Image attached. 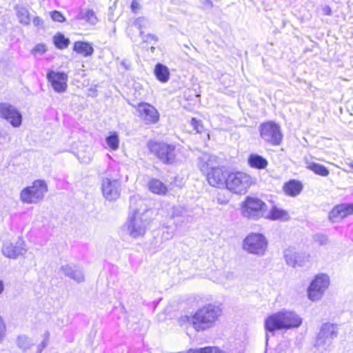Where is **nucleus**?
<instances>
[{
  "mask_svg": "<svg viewBox=\"0 0 353 353\" xmlns=\"http://www.w3.org/2000/svg\"><path fill=\"white\" fill-rule=\"evenodd\" d=\"M101 190L106 199L116 200L120 196L121 183L118 179L103 178L101 181Z\"/></svg>",
  "mask_w": 353,
  "mask_h": 353,
  "instance_id": "nucleus-13",
  "label": "nucleus"
},
{
  "mask_svg": "<svg viewBox=\"0 0 353 353\" xmlns=\"http://www.w3.org/2000/svg\"><path fill=\"white\" fill-rule=\"evenodd\" d=\"M6 336V325L0 315V343L5 339Z\"/></svg>",
  "mask_w": 353,
  "mask_h": 353,
  "instance_id": "nucleus-38",
  "label": "nucleus"
},
{
  "mask_svg": "<svg viewBox=\"0 0 353 353\" xmlns=\"http://www.w3.org/2000/svg\"><path fill=\"white\" fill-rule=\"evenodd\" d=\"M32 22H33V24L35 27H37V28H39V27H41L42 25H43V21L42 19L39 17H36L33 19L32 20Z\"/></svg>",
  "mask_w": 353,
  "mask_h": 353,
  "instance_id": "nucleus-44",
  "label": "nucleus"
},
{
  "mask_svg": "<svg viewBox=\"0 0 353 353\" xmlns=\"http://www.w3.org/2000/svg\"><path fill=\"white\" fill-rule=\"evenodd\" d=\"M73 50L78 54L84 57L91 55L93 53L92 46H73Z\"/></svg>",
  "mask_w": 353,
  "mask_h": 353,
  "instance_id": "nucleus-32",
  "label": "nucleus"
},
{
  "mask_svg": "<svg viewBox=\"0 0 353 353\" xmlns=\"http://www.w3.org/2000/svg\"><path fill=\"white\" fill-rule=\"evenodd\" d=\"M267 210L266 204L256 197L248 196L242 205V214L248 219H257Z\"/></svg>",
  "mask_w": 353,
  "mask_h": 353,
  "instance_id": "nucleus-8",
  "label": "nucleus"
},
{
  "mask_svg": "<svg viewBox=\"0 0 353 353\" xmlns=\"http://www.w3.org/2000/svg\"><path fill=\"white\" fill-rule=\"evenodd\" d=\"M142 35L143 41L144 43H157L159 41L158 37L152 34H143V32H140Z\"/></svg>",
  "mask_w": 353,
  "mask_h": 353,
  "instance_id": "nucleus-37",
  "label": "nucleus"
},
{
  "mask_svg": "<svg viewBox=\"0 0 353 353\" xmlns=\"http://www.w3.org/2000/svg\"><path fill=\"white\" fill-rule=\"evenodd\" d=\"M4 291V283L3 281L0 279V295L2 294V293Z\"/></svg>",
  "mask_w": 353,
  "mask_h": 353,
  "instance_id": "nucleus-50",
  "label": "nucleus"
},
{
  "mask_svg": "<svg viewBox=\"0 0 353 353\" xmlns=\"http://www.w3.org/2000/svg\"><path fill=\"white\" fill-rule=\"evenodd\" d=\"M322 11L325 15L330 16L332 14L331 8L328 6H325V7H323Z\"/></svg>",
  "mask_w": 353,
  "mask_h": 353,
  "instance_id": "nucleus-47",
  "label": "nucleus"
},
{
  "mask_svg": "<svg viewBox=\"0 0 353 353\" xmlns=\"http://www.w3.org/2000/svg\"><path fill=\"white\" fill-rule=\"evenodd\" d=\"M150 49H151V52H154V50H155V48L154 46H151Z\"/></svg>",
  "mask_w": 353,
  "mask_h": 353,
  "instance_id": "nucleus-55",
  "label": "nucleus"
},
{
  "mask_svg": "<svg viewBox=\"0 0 353 353\" xmlns=\"http://www.w3.org/2000/svg\"><path fill=\"white\" fill-rule=\"evenodd\" d=\"M298 252L293 248H289L284 251V257L286 263L292 267L296 266Z\"/></svg>",
  "mask_w": 353,
  "mask_h": 353,
  "instance_id": "nucleus-29",
  "label": "nucleus"
},
{
  "mask_svg": "<svg viewBox=\"0 0 353 353\" xmlns=\"http://www.w3.org/2000/svg\"><path fill=\"white\" fill-rule=\"evenodd\" d=\"M148 147L150 152L163 164L172 165L178 161L179 150L174 144L163 141H150Z\"/></svg>",
  "mask_w": 353,
  "mask_h": 353,
  "instance_id": "nucleus-3",
  "label": "nucleus"
},
{
  "mask_svg": "<svg viewBox=\"0 0 353 353\" xmlns=\"http://www.w3.org/2000/svg\"><path fill=\"white\" fill-rule=\"evenodd\" d=\"M43 341L48 343L49 339H50V332L48 331H46L43 335Z\"/></svg>",
  "mask_w": 353,
  "mask_h": 353,
  "instance_id": "nucleus-48",
  "label": "nucleus"
},
{
  "mask_svg": "<svg viewBox=\"0 0 353 353\" xmlns=\"http://www.w3.org/2000/svg\"><path fill=\"white\" fill-rule=\"evenodd\" d=\"M17 16L19 21L23 25H29L31 21L29 11L24 7H20L17 9Z\"/></svg>",
  "mask_w": 353,
  "mask_h": 353,
  "instance_id": "nucleus-28",
  "label": "nucleus"
},
{
  "mask_svg": "<svg viewBox=\"0 0 353 353\" xmlns=\"http://www.w3.org/2000/svg\"><path fill=\"white\" fill-rule=\"evenodd\" d=\"M105 141L108 147L112 150H116L119 148V135L116 132H112L105 138Z\"/></svg>",
  "mask_w": 353,
  "mask_h": 353,
  "instance_id": "nucleus-30",
  "label": "nucleus"
},
{
  "mask_svg": "<svg viewBox=\"0 0 353 353\" xmlns=\"http://www.w3.org/2000/svg\"><path fill=\"white\" fill-rule=\"evenodd\" d=\"M205 174L209 184L213 187L220 188L226 184L228 174L223 170V167L217 165Z\"/></svg>",
  "mask_w": 353,
  "mask_h": 353,
  "instance_id": "nucleus-20",
  "label": "nucleus"
},
{
  "mask_svg": "<svg viewBox=\"0 0 353 353\" xmlns=\"http://www.w3.org/2000/svg\"><path fill=\"white\" fill-rule=\"evenodd\" d=\"M51 17L53 21H58V22H62L65 19L63 14L59 11H53L51 13Z\"/></svg>",
  "mask_w": 353,
  "mask_h": 353,
  "instance_id": "nucleus-41",
  "label": "nucleus"
},
{
  "mask_svg": "<svg viewBox=\"0 0 353 353\" xmlns=\"http://www.w3.org/2000/svg\"><path fill=\"white\" fill-rule=\"evenodd\" d=\"M149 190L157 194L164 195L168 191L166 185L160 180L152 179L148 183Z\"/></svg>",
  "mask_w": 353,
  "mask_h": 353,
  "instance_id": "nucleus-26",
  "label": "nucleus"
},
{
  "mask_svg": "<svg viewBox=\"0 0 353 353\" xmlns=\"http://www.w3.org/2000/svg\"><path fill=\"white\" fill-rule=\"evenodd\" d=\"M248 161L250 167L256 169H264L268 165V161L257 154H251L248 157Z\"/></svg>",
  "mask_w": 353,
  "mask_h": 353,
  "instance_id": "nucleus-25",
  "label": "nucleus"
},
{
  "mask_svg": "<svg viewBox=\"0 0 353 353\" xmlns=\"http://www.w3.org/2000/svg\"><path fill=\"white\" fill-rule=\"evenodd\" d=\"M17 343L18 347L23 351L27 350L34 344L32 339L25 335L19 336Z\"/></svg>",
  "mask_w": 353,
  "mask_h": 353,
  "instance_id": "nucleus-31",
  "label": "nucleus"
},
{
  "mask_svg": "<svg viewBox=\"0 0 353 353\" xmlns=\"http://www.w3.org/2000/svg\"><path fill=\"white\" fill-rule=\"evenodd\" d=\"M243 248L249 253L263 256L268 248V240L261 233H251L244 239Z\"/></svg>",
  "mask_w": 353,
  "mask_h": 353,
  "instance_id": "nucleus-7",
  "label": "nucleus"
},
{
  "mask_svg": "<svg viewBox=\"0 0 353 353\" xmlns=\"http://www.w3.org/2000/svg\"><path fill=\"white\" fill-rule=\"evenodd\" d=\"M60 272L65 276L72 279L77 283H81L85 281L83 269L79 265L74 263L63 265L60 268Z\"/></svg>",
  "mask_w": 353,
  "mask_h": 353,
  "instance_id": "nucleus-18",
  "label": "nucleus"
},
{
  "mask_svg": "<svg viewBox=\"0 0 353 353\" xmlns=\"http://www.w3.org/2000/svg\"><path fill=\"white\" fill-rule=\"evenodd\" d=\"M53 44H69L70 40L68 38H65V36L59 32L57 33L53 37Z\"/></svg>",
  "mask_w": 353,
  "mask_h": 353,
  "instance_id": "nucleus-35",
  "label": "nucleus"
},
{
  "mask_svg": "<svg viewBox=\"0 0 353 353\" xmlns=\"http://www.w3.org/2000/svg\"><path fill=\"white\" fill-rule=\"evenodd\" d=\"M170 217L176 226L192 221L193 211L191 208L181 205H175L171 208Z\"/></svg>",
  "mask_w": 353,
  "mask_h": 353,
  "instance_id": "nucleus-14",
  "label": "nucleus"
},
{
  "mask_svg": "<svg viewBox=\"0 0 353 353\" xmlns=\"http://www.w3.org/2000/svg\"><path fill=\"white\" fill-rule=\"evenodd\" d=\"M351 214H353V203H342L332 210L329 218L332 222L336 223Z\"/></svg>",
  "mask_w": 353,
  "mask_h": 353,
  "instance_id": "nucleus-21",
  "label": "nucleus"
},
{
  "mask_svg": "<svg viewBox=\"0 0 353 353\" xmlns=\"http://www.w3.org/2000/svg\"><path fill=\"white\" fill-rule=\"evenodd\" d=\"M352 168H353V165H352Z\"/></svg>",
  "mask_w": 353,
  "mask_h": 353,
  "instance_id": "nucleus-56",
  "label": "nucleus"
},
{
  "mask_svg": "<svg viewBox=\"0 0 353 353\" xmlns=\"http://www.w3.org/2000/svg\"><path fill=\"white\" fill-rule=\"evenodd\" d=\"M59 49H63L64 48H66L68 47V46H61V45H59V46H56Z\"/></svg>",
  "mask_w": 353,
  "mask_h": 353,
  "instance_id": "nucleus-53",
  "label": "nucleus"
},
{
  "mask_svg": "<svg viewBox=\"0 0 353 353\" xmlns=\"http://www.w3.org/2000/svg\"><path fill=\"white\" fill-rule=\"evenodd\" d=\"M302 318L295 312L282 310L268 316L265 320V328L270 332L276 330L298 328L302 324Z\"/></svg>",
  "mask_w": 353,
  "mask_h": 353,
  "instance_id": "nucleus-2",
  "label": "nucleus"
},
{
  "mask_svg": "<svg viewBox=\"0 0 353 353\" xmlns=\"http://www.w3.org/2000/svg\"><path fill=\"white\" fill-rule=\"evenodd\" d=\"M151 220L152 216H129L127 226L130 236L134 239L143 236Z\"/></svg>",
  "mask_w": 353,
  "mask_h": 353,
  "instance_id": "nucleus-11",
  "label": "nucleus"
},
{
  "mask_svg": "<svg viewBox=\"0 0 353 353\" xmlns=\"http://www.w3.org/2000/svg\"><path fill=\"white\" fill-rule=\"evenodd\" d=\"M252 184L250 175L242 172L230 173L226 179V187L236 194H245Z\"/></svg>",
  "mask_w": 353,
  "mask_h": 353,
  "instance_id": "nucleus-6",
  "label": "nucleus"
},
{
  "mask_svg": "<svg viewBox=\"0 0 353 353\" xmlns=\"http://www.w3.org/2000/svg\"><path fill=\"white\" fill-rule=\"evenodd\" d=\"M121 65H123L125 68L128 69V66L127 65L125 61H122Z\"/></svg>",
  "mask_w": 353,
  "mask_h": 353,
  "instance_id": "nucleus-52",
  "label": "nucleus"
},
{
  "mask_svg": "<svg viewBox=\"0 0 353 353\" xmlns=\"http://www.w3.org/2000/svg\"><path fill=\"white\" fill-rule=\"evenodd\" d=\"M339 328L336 324L325 323L322 324L316 336L315 347L321 351L330 350L333 340L338 336Z\"/></svg>",
  "mask_w": 353,
  "mask_h": 353,
  "instance_id": "nucleus-5",
  "label": "nucleus"
},
{
  "mask_svg": "<svg viewBox=\"0 0 353 353\" xmlns=\"http://www.w3.org/2000/svg\"><path fill=\"white\" fill-rule=\"evenodd\" d=\"M286 215V212L276 207H273L270 212V218L273 220L284 218Z\"/></svg>",
  "mask_w": 353,
  "mask_h": 353,
  "instance_id": "nucleus-34",
  "label": "nucleus"
},
{
  "mask_svg": "<svg viewBox=\"0 0 353 353\" xmlns=\"http://www.w3.org/2000/svg\"><path fill=\"white\" fill-rule=\"evenodd\" d=\"M260 135L265 142L272 145H279L283 139L280 126L273 121L261 124Z\"/></svg>",
  "mask_w": 353,
  "mask_h": 353,
  "instance_id": "nucleus-10",
  "label": "nucleus"
},
{
  "mask_svg": "<svg viewBox=\"0 0 353 353\" xmlns=\"http://www.w3.org/2000/svg\"><path fill=\"white\" fill-rule=\"evenodd\" d=\"M73 44L77 45V44H90V43L88 42H84V41H76L74 42Z\"/></svg>",
  "mask_w": 353,
  "mask_h": 353,
  "instance_id": "nucleus-51",
  "label": "nucleus"
},
{
  "mask_svg": "<svg viewBox=\"0 0 353 353\" xmlns=\"http://www.w3.org/2000/svg\"><path fill=\"white\" fill-rule=\"evenodd\" d=\"M46 51V46H36L31 50L32 54L34 56L42 55Z\"/></svg>",
  "mask_w": 353,
  "mask_h": 353,
  "instance_id": "nucleus-40",
  "label": "nucleus"
},
{
  "mask_svg": "<svg viewBox=\"0 0 353 353\" xmlns=\"http://www.w3.org/2000/svg\"><path fill=\"white\" fill-rule=\"evenodd\" d=\"M307 168L314 172L316 174L327 176L329 175L330 172L327 168L324 165L317 163H310L307 165Z\"/></svg>",
  "mask_w": 353,
  "mask_h": 353,
  "instance_id": "nucleus-27",
  "label": "nucleus"
},
{
  "mask_svg": "<svg viewBox=\"0 0 353 353\" xmlns=\"http://www.w3.org/2000/svg\"><path fill=\"white\" fill-rule=\"evenodd\" d=\"M130 209L132 214L129 216H152V211L148 208L146 201L139 195L134 194L130 197Z\"/></svg>",
  "mask_w": 353,
  "mask_h": 353,
  "instance_id": "nucleus-16",
  "label": "nucleus"
},
{
  "mask_svg": "<svg viewBox=\"0 0 353 353\" xmlns=\"http://www.w3.org/2000/svg\"><path fill=\"white\" fill-rule=\"evenodd\" d=\"M145 18L143 17H139L138 19H137L135 20V21L134 22V26L138 28V29H141V28L142 27V26L145 23Z\"/></svg>",
  "mask_w": 353,
  "mask_h": 353,
  "instance_id": "nucleus-42",
  "label": "nucleus"
},
{
  "mask_svg": "<svg viewBox=\"0 0 353 353\" xmlns=\"http://www.w3.org/2000/svg\"><path fill=\"white\" fill-rule=\"evenodd\" d=\"M47 78L55 92L59 93L65 92L68 87V75L65 73L51 70L48 72Z\"/></svg>",
  "mask_w": 353,
  "mask_h": 353,
  "instance_id": "nucleus-17",
  "label": "nucleus"
},
{
  "mask_svg": "<svg viewBox=\"0 0 353 353\" xmlns=\"http://www.w3.org/2000/svg\"><path fill=\"white\" fill-rule=\"evenodd\" d=\"M81 18L85 19L91 25H95L97 22V18L95 13L92 10H88L84 13H81Z\"/></svg>",
  "mask_w": 353,
  "mask_h": 353,
  "instance_id": "nucleus-33",
  "label": "nucleus"
},
{
  "mask_svg": "<svg viewBox=\"0 0 353 353\" xmlns=\"http://www.w3.org/2000/svg\"><path fill=\"white\" fill-rule=\"evenodd\" d=\"M154 73L157 79L161 83H166L170 79V71L167 66L158 63L154 70Z\"/></svg>",
  "mask_w": 353,
  "mask_h": 353,
  "instance_id": "nucleus-24",
  "label": "nucleus"
},
{
  "mask_svg": "<svg viewBox=\"0 0 353 353\" xmlns=\"http://www.w3.org/2000/svg\"><path fill=\"white\" fill-rule=\"evenodd\" d=\"M310 258V254L306 252H301L297 254L296 266H303L305 262L308 261Z\"/></svg>",
  "mask_w": 353,
  "mask_h": 353,
  "instance_id": "nucleus-36",
  "label": "nucleus"
},
{
  "mask_svg": "<svg viewBox=\"0 0 353 353\" xmlns=\"http://www.w3.org/2000/svg\"><path fill=\"white\" fill-rule=\"evenodd\" d=\"M47 192V183L43 180H35L32 185L21 191L20 200L23 203L37 204L43 200Z\"/></svg>",
  "mask_w": 353,
  "mask_h": 353,
  "instance_id": "nucleus-4",
  "label": "nucleus"
},
{
  "mask_svg": "<svg viewBox=\"0 0 353 353\" xmlns=\"http://www.w3.org/2000/svg\"><path fill=\"white\" fill-rule=\"evenodd\" d=\"M218 164V158L208 153H203L197 159V165L203 174L209 172Z\"/></svg>",
  "mask_w": 353,
  "mask_h": 353,
  "instance_id": "nucleus-22",
  "label": "nucleus"
},
{
  "mask_svg": "<svg viewBox=\"0 0 353 353\" xmlns=\"http://www.w3.org/2000/svg\"><path fill=\"white\" fill-rule=\"evenodd\" d=\"M48 345V343L42 341V342L37 347L38 353H41L43 351V350L47 347Z\"/></svg>",
  "mask_w": 353,
  "mask_h": 353,
  "instance_id": "nucleus-46",
  "label": "nucleus"
},
{
  "mask_svg": "<svg viewBox=\"0 0 353 353\" xmlns=\"http://www.w3.org/2000/svg\"><path fill=\"white\" fill-rule=\"evenodd\" d=\"M137 111L145 124L155 123L159 119V114L157 109L148 103H140Z\"/></svg>",
  "mask_w": 353,
  "mask_h": 353,
  "instance_id": "nucleus-19",
  "label": "nucleus"
},
{
  "mask_svg": "<svg viewBox=\"0 0 353 353\" xmlns=\"http://www.w3.org/2000/svg\"><path fill=\"white\" fill-rule=\"evenodd\" d=\"M330 285V278L325 274H317L307 288V296L312 301L320 300Z\"/></svg>",
  "mask_w": 353,
  "mask_h": 353,
  "instance_id": "nucleus-9",
  "label": "nucleus"
},
{
  "mask_svg": "<svg viewBox=\"0 0 353 353\" xmlns=\"http://www.w3.org/2000/svg\"><path fill=\"white\" fill-rule=\"evenodd\" d=\"M222 314L221 304L207 303L199 307L193 315L187 316V322L196 331H205L214 327Z\"/></svg>",
  "mask_w": 353,
  "mask_h": 353,
  "instance_id": "nucleus-1",
  "label": "nucleus"
},
{
  "mask_svg": "<svg viewBox=\"0 0 353 353\" xmlns=\"http://www.w3.org/2000/svg\"><path fill=\"white\" fill-rule=\"evenodd\" d=\"M192 125L194 127V129L197 132H201L202 125L199 124V122L196 121L195 119H192Z\"/></svg>",
  "mask_w": 353,
  "mask_h": 353,
  "instance_id": "nucleus-43",
  "label": "nucleus"
},
{
  "mask_svg": "<svg viewBox=\"0 0 353 353\" xmlns=\"http://www.w3.org/2000/svg\"><path fill=\"white\" fill-rule=\"evenodd\" d=\"M314 240L320 245H324L328 243V238L326 235H324V234H316L314 236Z\"/></svg>",
  "mask_w": 353,
  "mask_h": 353,
  "instance_id": "nucleus-39",
  "label": "nucleus"
},
{
  "mask_svg": "<svg viewBox=\"0 0 353 353\" xmlns=\"http://www.w3.org/2000/svg\"><path fill=\"white\" fill-rule=\"evenodd\" d=\"M232 276V273L229 272L227 274V278H230Z\"/></svg>",
  "mask_w": 353,
  "mask_h": 353,
  "instance_id": "nucleus-54",
  "label": "nucleus"
},
{
  "mask_svg": "<svg viewBox=\"0 0 353 353\" xmlns=\"http://www.w3.org/2000/svg\"><path fill=\"white\" fill-rule=\"evenodd\" d=\"M0 118L6 120L14 128H18L22 123V115L19 110L8 102L0 103Z\"/></svg>",
  "mask_w": 353,
  "mask_h": 353,
  "instance_id": "nucleus-12",
  "label": "nucleus"
},
{
  "mask_svg": "<svg viewBox=\"0 0 353 353\" xmlns=\"http://www.w3.org/2000/svg\"><path fill=\"white\" fill-rule=\"evenodd\" d=\"M203 5L208 6V7H212V3L210 0H200Z\"/></svg>",
  "mask_w": 353,
  "mask_h": 353,
  "instance_id": "nucleus-49",
  "label": "nucleus"
},
{
  "mask_svg": "<svg viewBox=\"0 0 353 353\" xmlns=\"http://www.w3.org/2000/svg\"><path fill=\"white\" fill-rule=\"evenodd\" d=\"M139 3L136 1L133 0L131 3V9L133 12H136L137 10L139 9Z\"/></svg>",
  "mask_w": 353,
  "mask_h": 353,
  "instance_id": "nucleus-45",
  "label": "nucleus"
},
{
  "mask_svg": "<svg viewBox=\"0 0 353 353\" xmlns=\"http://www.w3.org/2000/svg\"><path fill=\"white\" fill-rule=\"evenodd\" d=\"M1 251L6 257L16 259L20 256H23L26 253L27 249L24 242L19 239L15 243L4 242Z\"/></svg>",
  "mask_w": 353,
  "mask_h": 353,
  "instance_id": "nucleus-15",
  "label": "nucleus"
},
{
  "mask_svg": "<svg viewBox=\"0 0 353 353\" xmlns=\"http://www.w3.org/2000/svg\"><path fill=\"white\" fill-rule=\"evenodd\" d=\"M302 189V183L296 180H290L283 185V191L285 193L291 196H295L299 194Z\"/></svg>",
  "mask_w": 353,
  "mask_h": 353,
  "instance_id": "nucleus-23",
  "label": "nucleus"
}]
</instances>
